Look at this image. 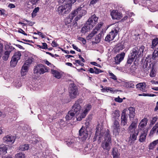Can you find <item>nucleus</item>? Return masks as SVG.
<instances>
[{"instance_id":"1","label":"nucleus","mask_w":158,"mask_h":158,"mask_svg":"<svg viewBox=\"0 0 158 158\" xmlns=\"http://www.w3.org/2000/svg\"><path fill=\"white\" fill-rule=\"evenodd\" d=\"M100 126L98 125L96 128L95 135L94 139H96V137H97L99 134L100 135L99 139L102 137L103 134H105V140L101 144V146L103 149L107 151H109L111 148V140L110 136V132L107 129L105 131L103 130H101L100 128Z\"/></svg>"},{"instance_id":"2","label":"nucleus","mask_w":158,"mask_h":158,"mask_svg":"<svg viewBox=\"0 0 158 158\" xmlns=\"http://www.w3.org/2000/svg\"><path fill=\"white\" fill-rule=\"evenodd\" d=\"M85 5H81L76 10L73 11L69 15V17L67 18L68 23H69L72 22L73 17L77 15L75 19L76 21H77L83 16L85 15L86 13V10L84 9Z\"/></svg>"},{"instance_id":"3","label":"nucleus","mask_w":158,"mask_h":158,"mask_svg":"<svg viewBox=\"0 0 158 158\" xmlns=\"http://www.w3.org/2000/svg\"><path fill=\"white\" fill-rule=\"evenodd\" d=\"M144 48L143 45L139 46V48L135 46L131 50L129 55L137 59L143 56Z\"/></svg>"},{"instance_id":"4","label":"nucleus","mask_w":158,"mask_h":158,"mask_svg":"<svg viewBox=\"0 0 158 158\" xmlns=\"http://www.w3.org/2000/svg\"><path fill=\"white\" fill-rule=\"evenodd\" d=\"M111 31L107 35L106 37L105 40L108 42L112 40L114 37L117 35L119 30L118 25L114 24Z\"/></svg>"},{"instance_id":"5","label":"nucleus","mask_w":158,"mask_h":158,"mask_svg":"<svg viewBox=\"0 0 158 158\" xmlns=\"http://www.w3.org/2000/svg\"><path fill=\"white\" fill-rule=\"evenodd\" d=\"M69 86V92L70 98L72 99L76 98L79 94L77 86L73 83L70 84Z\"/></svg>"},{"instance_id":"6","label":"nucleus","mask_w":158,"mask_h":158,"mask_svg":"<svg viewBox=\"0 0 158 158\" xmlns=\"http://www.w3.org/2000/svg\"><path fill=\"white\" fill-rule=\"evenodd\" d=\"M71 9V4H64L58 7V12L59 14L63 15V14L69 13Z\"/></svg>"},{"instance_id":"7","label":"nucleus","mask_w":158,"mask_h":158,"mask_svg":"<svg viewBox=\"0 0 158 158\" xmlns=\"http://www.w3.org/2000/svg\"><path fill=\"white\" fill-rule=\"evenodd\" d=\"M98 18L95 15L91 16L86 22L85 24L86 26L90 30L92 29L97 23Z\"/></svg>"},{"instance_id":"8","label":"nucleus","mask_w":158,"mask_h":158,"mask_svg":"<svg viewBox=\"0 0 158 158\" xmlns=\"http://www.w3.org/2000/svg\"><path fill=\"white\" fill-rule=\"evenodd\" d=\"M48 68L46 66H44L43 65L40 64L37 65L34 68V72L35 73L41 74L44 73L46 72H48Z\"/></svg>"},{"instance_id":"9","label":"nucleus","mask_w":158,"mask_h":158,"mask_svg":"<svg viewBox=\"0 0 158 158\" xmlns=\"http://www.w3.org/2000/svg\"><path fill=\"white\" fill-rule=\"evenodd\" d=\"M81 101V99H79L78 101L76 102L75 104L72 106V109L71 110V111L74 114V115L75 114H76V118L77 117L80 116V115H79V114L81 110V107L79 105V102Z\"/></svg>"},{"instance_id":"10","label":"nucleus","mask_w":158,"mask_h":158,"mask_svg":"<svg viewBox=\"0 0 158 158\" xmlns=\"http://www.w3.org/2000/svg\"><path fill=\"white\" fill-rule=\"evenodd\" d=\"M21 56L20 52L18 51L15 53L10 62L11 66L15 67L18 61L20 59Z\"/></svg>"},{"instance_id":"11","label":"nucleus","mask_w":158,"mask_h":158,"mask_svg":"<svg viewBox=\"0 0 158 158\" xmlns=\"http://www.w3.org/2000/svg\"><path fill=\"white\" fill-rule=\"evenodd\" d=\"M91 107L92 106L90 105L87 104L85 106L83 112L80 114V116L77 118V121H81L83 118H84L87 114L88 112L91 109Z\"/></svg>"},{"instance_id":"12","label":"nucleus","mask_w":158,"mask_h":158,"mask_svg":"<svg viewBox=\"0 0 158 158\" xmlns=\"http://www.w3.org/2000/svg\"><path fill=\"white\" fill-rule=\"evenodd\" d=\"M114 135H118L119 131V124L118 120L114 121L113 123V124L111 127Z\"/></svg>"},{"instance_id":"13","label":"nucleus","mask_w":158,"mask_h":158,"mask_svg":"<svg viewBox=\"0 0 158 158\" xmlns=\"http://www.w3.org/2000/svg\"><path fill=\"white\" fill-rule=\"evenodd\" d=\"M103 24V23L102 22L99 23L93 31L87 36V39L89 40L91 39L97 33V31L100 29V28L102 26Z\"/></svg>"},{"instance_id":"14","label":"nucleus","mask_w":158,"mask_h":158,"mask_svg":"<svg viewBox=\"0 0 158 158\" xmlns=\"http://www.w3.org/2000/svg\"><path fill=\"white\" fill-rule=\"evenodd\" d=\"M79 133L80 138L83 141L85 140L88 137V131L85 128H81L79 131Z\"/></svg>"},{"instance_id":"15","label":"nucleus","mask_w":158,"mask_h":158,"mask_svg":"<svg viewBox=\"0 0 158 158\" xmlns=\"http://www.w3.org/2000/svg\"><path fill=\"white\" fill-rule=\"evenodd\" d=\"M137 122L138 119H135L132 122L128 128V130L130 132H133L136 131H138L136 129L137 123Z\"/></svg>"},{"instance_id":"16","label":"nucleus","mask_w":158,"mask_h":158,"mask_svg":"<svg viewBox=\"0 0 158 158\" xmlns=\"http://www.w3.org/2000/svg\"><path fill=\"white\" fill-rule=\"evenodd\" d=\"M110 15L113 19L119 20L122 17V15L118 11L113 10L110 13Z\"/></svg>"},{"instance_id":"17","label":"nucleus","mask_w":158,"mask_h":158,"mask_svg":"<svg viewBox=\"0 0 158 158\" xmlns=\"http://www.w3.org/2000/svg\"><path fill=\"white\" fill-rule=\"evenodd\" d=\"M125 55V53L123 52L118 54L114 58L115 63L117 64H119L123 59Z\"/></svg>"},{"instance_id":"18","label":"nucleus","mask_w":158,"mask_h":158,"mask_svg":"<svg viewBox=\"0 0 158 158\" xmlns=\"http://www.w3.org/2000/svg\"><path fill=\"white\" fill-rule=\"evenodd\" d=\"M131 133L130 137L129 138V141H130L131 143L134 142L136 140L137 136L139 134L138 131H136L133 132H130Z\"/></svg>"},{"instance_id":"19","label":"nucleus","mask_w":158,"mask_h":158,"mask_svg":"<svg viewBox=\"0 0 158 158\" xmlns=\"http://www.w3.org/2000/svg\"><path fill=\"white\" fill-rule=\"evenodd\" d=\"M146 84L145 82L139 83L136 85V88L139 90H141L143 92H146Z\"/></svg>"},{"instance_id":"20","label":"nucleus","mask_w":158,"mask_h":158,"mask_svg":"<svg viewBox=\"0 0 158 158\" xmlns=\"http://www.w3.org/2000/svg\"><path fill=\"white\" fill-rule=\"evenodd\" d=\"M15 138L14 136L10 135H7L3 138L4 142L5 143L10 142L13 143L15 141Z\"/></svg>"},{"instance_id":"21","label":"nucleus","mask_w":158,"mask_h":158,"mask_svg":"<svg viewBox=\"0 0 158 158\" xmlns=\"http://www.w3.org/2000/svg\"><path fill=\"white\" fill-rule=\"evenodd\" d=\"M127 115L124 112H123L122 113L121 123V126H124L127 124Z\"/></svg>"},{"instance_id":"22","label":"nucleus","mask_w":158,"mask_h":158,"mask_svg":"<svg viewBox=\"0 0 158 158\" xmlns=\"http://www.w3.org/2000/svg\"><path fill=\"white\" fill-rule=\"evenodd\" d=\"M120 114L118 110H115L114 111L112 114V120L114 121L118 120L119 118Z\"/></svg>"},{"instance_id":"23","label":"nucleus","mask_w":158,"mask_h":158,"mask_svg":"<svg viewBox=\"0 0 158 158\" xmlns=\"http://www.w3.org/2000/svg\"><path fill=\"white\" fill-rule=\"evenodd\" d=\"M156 69V64H152V69L150 73V75L151 77H154L155 76L157 70Z\"/></svg>"},{"instance_id":"24","label":"nucleus","mask_w":158,"mask_h":158,"mask_svg":"<svg viewBox=\"0 0 158 158\" xmlns=\"http://www.w3.org/2000/svg\"><path fill=\"white\" fill-rule=\"evenodd\" d=\"M148 120L147 118H144L141 120L139 125V129L142 130L147 124Z\"/></svg>"},{"instance_id":"25","label":"nucleus","mask_w":158,"mask_h":158,"mask_svg":"<svg viewBox=\"0 0 158 158\" xmlns=\"http://www.w3.org/2000/svg\"><path fill=\"white\" fill-rule=\"evenodd\" d=\"M28 66L24 64L21 71V73L22 75L24 76L26 74L28 71Z\"/></svg>"},{"instance_id":"26","label":"nucleus","mask_w":158,"mask_h":158,"mask_svg":"<svg viewBox=\"0 0 158 158\" xmlns=\"http://www.w3.org/2000/svg\"><path fill=\"white\" fill-rule=\"evenodd\" d=\"M124 46L122 43H119L117 44L114 48V50L116 52H118L124 48Z\"/></svg>"},{"instance_id":"27","label":"nucleus","mask_w":158,"mask_h":158,"mask_svg":"<svg viewBox=\"0 0 158 158\" xmlns=\"http://www.w3.org/2000/svg\"><path fill=\"white\" fill-rule=\"evenodd\" d=\"M128 110H129V116L130 118H133L135 115V108L132 107H130L128 108Z\"/></svg>"},{"instance_id":"28","label":"nucleus","mask_w":158,"mask_h":158,"mask_svg":"<svg viewBox=\"0 0 158 158\" xmlns=\"http://www.w3.org/2000/svg\"><path fill=\"white\" fill-rule=\"evenodd\" d=\"M102 92H110L111 93H114L115 91H118V90H115L114 89L112 88L105 87L104 88H103L101 89Z\"/></svg>"},{"instance_id":"29","label":"nucleus","mask_w":158,"mask_h":158,"mask_svg":"<svg viewBox=\"0 0 158 158\" xmlns=\"http://www.w3.org/2000/svg\"><path fill=\"white\" fill-rule=\"evenodd\" d=\"M147 131H144L143 133L141 134L140 136L139 141L141 142H143L145 141L146 137L147 135Z\"/></svg>"},{"instance_id":"30","label":"nucleus","mask_w":158,"mask_h":158,"mask_svg":"<svg viewBox=\"0 0 158 158\" xmlns=\"http://www.w3.org/2000/svg\"><path fill=\"white\" fill-rule=\"evenodd\" d=\"M7 148L4 144L0 145V152H2L3 154H5L7 153Z\"/></svg>"},{"instance_id":"31","label":"nucleus","mask_w":158,"mask_h":158,"mask_svg":"<svg viewBox=\"0 0 158 158\" xmlns=\"http://www.w3.org/2000/svg\"><path fill=\"white\" fill-rule=\"evenodd\" d=\"M112 154L113 158H118L120 155L117 149L116 148H113Z\"/></svg>"},{"instance_id":"32","label":"nucleus","mask_w":158,"mask_h":158,"mask_svg":"<svg viewBox=\"0 0 158 158\" xmlns=\"http://www.w3.org/2000/svg\"><path fill=\"white\" fill-rule=\"evenodd\" d=\"M52 73V74L53 76L57 78L58 79L60 78L61 76L60 73L58 71L55 70H52L51 71Z\"/></svg>"},{"instance_id":"33","label":"nucleus","mask_w":158,"mask_h":158,"mask_svg":"<svg viewBox=\"0 0 158 158\" xmlns=\"http://www.w3.org/2000/svg\"><path fill=\"white\" fill-rule=\"evenodd\" d=\"M152 64L150 62H146L144 61L143 66V68L146 71H148L151 67V64L152 66Z\"/></svg>"},{"instance_id":"34","label":"nucleus","mask_w":158,"mask_h":158,"mask_svg":"<svg viewBox=\"0 0 158 158\" xmlns=\"http://www.w3.org/2000/svg\"><path fill=\"white\" fill-rule=\"evenodd\" d=\"M74 116V114L70 110L68 112L65 118L66 120H69L71 119Z\"/></svg>"},{"instance_id":"35","label":"nucleus","mask_w":158,"mask_h":158,"mask_svg":"<svg viewBox=\"0 0 158 158\" xmlns=\"http://www.w3.org/2000/svg\"><path fill=\"white\" fill-rule=\"evenodd\" d=\"M29 148V145L28 144H24L19 146V149L21 151H24L28 150Z\"/></svg>"},{"instance_id":"36","label":"nucleus","mask_w":158,"mask_h":158,"mask_svg":"<svg viewBox=\"0 0 158 158\" xmlns=\"http://www.w3.org/2000/svg\"><path fill=\"white\" fill-rule=\"evenodd\" d=\"M158 57V47L155 48L152 55L153 60H155L156 58Z\"/></svg>"},{"instance_id":"37","label":"nucleus","mask_w":158,"mask_h":158,"mask_svg":"<svg viewBox=\"0 0 158 158\" xmlns=\"http://www.w3.org/2000/svg\"><path fill=\"white\" fill-rule=\"evenodd\" d=\"M103 35V31H101L96 36L95 38L97 42H99L101 39Z\"/></svg>"},{"instance_id":"38","label":"nucleus","mask_w":158,"mask_h":158,"mask_svg":"<svg viewBox=\"0 0 158 158\" xmlns=\"http://www.w3.org/2000/svg\"><path fill=\"white\" fill-rule=\"evenodd\" d=\"M137 59L135 57L129 55L127 62L128 64H131L135 59L136 60Z\"/></svg>"},{"instance_id":"39","label":"nucleus","mask_w":158,"mask_h":158,"mask_svg":"<svg viewBox=\"0 0 158 158\" xmlns=\"http://www.w3.org/2000/svg\"><path fill=\"white\" fill-rule=\"evenodd\" d=\"M158 44V38H156L153 39L152 41V44L151 45V48H153L155 46Z\"/></svg>"},{"instance_id":"40","label":"nucleus","mask_w":158,"mask_h":158,"mask_svg":"<svg viewBox=\"0 0 158 158\" xmlns=\"http://www.w3.org/2000/svg\"><path fill=\"white\" fill-rule=\"evenodd\" d=\"M10 51H6L4 53V55L3 56V59L5 61L7 60L9 57Z\"/></svg>"},{"instance_id":"41","label":"nucleus","mask_w":158,"mask_h":158,"mask_svg":"<svg viewBox=\"0 0 158 158\" xmlns=\"http://www.w3.org/2000/svg\"><path fill=\"white\" fill-rule=\"evenodd\" d=\"M158 143V141L155 140L152 142L149 145V148L150 149H152Z\"/></svg>"},{"instance_id":"42","label":"nucleus","mask_w":158,"mask_h":158,"mask_svg":"<svg viewBox=\"0 0 158 158\" xmlns=\"http://www.w3.org/2000/svg\"><path fill=\"white\" fill-rule=\"evenodd\" d=\"M16 158H25V154L22 152H19L16 154Z\"/></svg>"},{"instance_id":"43","label":"nucleus","mask_w":158,"mask_h":158,"mask_svg":"<svg viewBox=\"0 0 158 158\" xmlns=\"http://www.w3.org/2000/svg\"><path fill=\"white\" fill-rule=\"evenodd\" d=\"M13 85L15 87L18 88L22 86L21 81L19 80L15 82Z\"/></svg>"},{"instance_id":"44","label":"nucleus","mask_w":158,"mask_h":158,"mask_svg":"<svg viewBox=\"0 0 158 158\" xmlns=\"http://www.w3.org/2000/svg\"><path fill=\"white\" fill-rule=\"evenodd\" d=\"M33 59L32 58H29L25 61L24 64L29 66V65L32 63V61H33Z\"/></svg>"},{"instance_id":"45","label":"nucleus","mask_w":158,"mask_h":158,"mask_svg":"<svg viewBox=\"0 0 158 158\" xmlns=\"http://www.w3.org/2000/svg\"><path fill=\"white\" fill-rule=\"evenodd\" d=\"M39 7H37L36 8H35L33 11L32 14H31V16L32 17H35L36 15V13L37 12H38L39 11Z\"/></svg>"},{"instance_id":"46","label":"nucleus","mask_w":158,"mask_h":158,"mask_svg":"<svg viewBox=\"0 0 158 158\" xmlns=\"http://www.w3.org/2000/svg\"><path fill=\"white\" fill-rule=\"evenodd\" d=\"M90 30L89 28L86 26V25L85 24L84 26L81 29V32L82 33H85L86 32Z\"/></svg>"},{"instance_id":"47","label":"nucleus","mask_w":158,"mask_h":158,"mask_svg":"<svg viewBox=\"0 0 158 158\" xmlns=\"http://www.w3.org/2000/svg\"><path fill=\"white\" fill-rule=\"evenodd\" d=\"M65 143L69 146H73L74 143L73 140V139L69 140L65 142Z\"/></svg>"},{"instance_id":"48","label":"nucleus","mask_w":158,"mask_h":158,"mask_svg":"<svg viewBox=\"0 0 158 158\" xmlns=\"http://www.w3.org/2000/svg\"><path fill=\"white\" fill-rule=\"evenodd\" d=\"M42 46H41L40 45H38L37 46L40 48L43 49H45L48 48L47 45L46 43H42Z\"/></svg>"},{"instance_id":"49","label":"nucleus","mask_w":158,"mask_h":158,"mask_svg":"<svg viewBox=\"0 0 158 158\" xmlns=\"http://www.w3.org/2000/svg\"><path fill=\"white\" fill-rule=\"evenodd\" d=\"M152 56L151 55H148L146 57L145 59V61H146V62H150L151 63L152 61Z\"/></svg>"},{"instance_id":"50","label":"nucleus","mask_w":158,"mask_h":158,"mask_svg":"<svg viewBox=\"0 0 158 158\" xmlns=\"http://www.w3.org/2000/svg\"><path fill=\"white\" fill-rule=\"evenodd\" d=\"M158 128V122L153 127L151 130V132L152 133H154L156 130L157 128Z\"/></svg>"},{"instance_id":"51","label":"nucleus","mask_w":158,"mask_h":158,"mask_svg":"<svg viewBox=\"0 0 158 158\" xmlns=\"http://www.w3.org/2000/svg\"><path fill=\"white\" fill-rule=\"evenodd\" d=\"M94 73L95 74H98L102 72V71L100 69H98L97 68L94 67Z\"/></svg>"},{"instance_id":"52","label":"nucleus","mask_w":158,"mask_h":158,"mask_svg":"<svg viewBox=\"0 0 158 158\" xmlns=\"http://www.w3.org/2000/svg\"><path fill=\"white\" fill-rule=\"evenodd\" d=\"M158 119L156 117H155L152 118V120L151 121V123L153 125L157 121Z\"/></svg>"},{"instance_id":"53","label":"nucleus","mask_w":158,"mask_h":158,"mask_svg":"<svg viewBox=\"0 0 158 158\" xmlns=\"http://www.w3.org/2000/svg\"><path fill=\"white\" fill-rule=\"evenodd\" d=\"M114 100L115 102H121L123 101V99L119 98L118 96V98H114Z\"/></svg>"},{"instance_id":"54","label":"nucleus","mask_w":158,"mask_h":158,"mask_svg":"<svg viewBox=\"0 0 158 158\" xmlns=\"http://www.w3.org/2000/svg\"><path fill=\"white\" fill-rule=\"evenodd\" d=\"M58 124H59V125L61 127H62L64 126V125L65 124V123L63 120L61 119L59 121V122Z\"/></svg>"},{"instance_id":"55","label":"nucleus","mask_w":158,"mask_h":158,"mask_svg":"<svg viewBox=\"0 0 158 158\" xmlns=\"http://www.w3.org/2000/svg\"><path fill=\"white\" fill-rule=\"evenodd\" d=\"M78 40L81 41L82 43V44H85L86 43V40L83 38L82 37H79L78 38Z\"/></svg>"},{"instance_id":"56","label":"nucleus","mask_w":158,"mask_h":158,"mask_svg":"<svg viewBox=\"0 0 158 158\" xmlns=\"http://www.w3.org/2000/svg\"><path fill=\"white\" fill-rule=\"evenodd\" d=\"M126 84H127L128 87L129 88H134L135 87V85L132 82H129Z\"/></svg>"},{"instance_id":"57","label":"nucleus","mask_w":158,"mask_h":158,"mask_svg":"<svg viewBox=\"0 0 158 158\" xmlns=\"http://www.w3.org/2000/svg\"><path fill=\"white\" fill-rule=\"evenodd\" d=\"M39 0H29V2L33 5L36 4Z\"/></svg>"},{"instance_id":"58","label":"nucleus","mask_w":158,"mask_h":158,"mask_svg":"<svg viewBox=\"0 0 158 158\" xmlns=\"http://www.w3.org/2000/svg\"><path fill=\"white\" fill-rule=\"evenodd\" d=\"M109 75L111 77V78L114 80H116L117 79L116 76L113 73H109Z\"/></svg>"},{"instance_id":"59","label":"nucleus","mask_w":158,"mask_h":158,"mask_svg":"<svg viewBox=\"0 0 158 158\" xmlns=\"http://www.w3.org/2000/svg\"><path fill=\"white\" fill-rule=\"evenodd\" d=\"M18 32L19 33H21L23 34L24 35H27V34L25 33V31L21 29H19L18 30Z\"/></svg>"},{"instance_id":"60","label":"nucleus","mask_w":158,"mask_h":158,"mask_svg":"<svg viewBox=\"0 0 158 158\" xmlns=\"http://www.w3.org/2000/svg\"><path fill=\"white\" fill-rule=\"evenodd\" d=\"M72 46H73V48L74 49H75V50H77V51L78 52H81V50L80 49L78 48V47H77L76 45H75L74 44H73Z\"/></svg>"},{"instance_id":"61","label":"nucleus","mask_w":158,"mask_h":158,"mask_svg":"<svg viewBox=\"0 0 158 158\" xmlns=\"http://www.w3.org/2000/svg\"><path fill=\"white\" fill-rule=\"evenodd\" d=\"M3 44H0V55H1L2 53V52L3 50Z\"/></svg>"},{"instance_id":"62","label":"nucleus","mask_w":158,"mask_h":158,"mask_svg":"<svg viewBox=\"0 0 158 158\" xmlns=\"http://www.w3.org/2000/svg\"><path fill=\"white\" fill-rule=\"evenodd\" d=\"M37 34L41 36V37L43 38H44L45 37V35H43V33L40 31H38Z\"/></svg>"},{"instance_id":"63","label":"nucleus","mask_w":158,"mask_h":158,"mask_svg":"<svg viewBox=\"0 0 158 158\" xmlns=\"http://www.w3.org/2000/svg\"><path fill=\"white\" fill-rule=\"evenodd\" d=\"M99 0H92L90 2V4H94L98 2Z\"/></svg>"},{"instance_id":"64","label":"nucleus","mask_w":158,"mask_h":158,"mask_svg":"<svg viewBox=\"0 0 158 158\" xmlns=\"http://www.w3.org/2000/svg\"><path fill=\"white\" fill-rule=\"evenodd\" d=\"M12 156L11 155H8L7 156H3L2 158H12Z\"/></svg>"}]
</instances>
